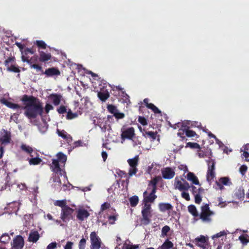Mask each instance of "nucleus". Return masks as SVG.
<instances>
[{
    "label": "nucleus",
    "mask_w": 249,
    "mask_h": 249,
    "mask_svg": "<svg viewBox=\"0 0 249 249\" xmlns=\"http://www.w3.org/2000/svg\"><path fill=\"white\" fill-rule=\"evenodd\" d=\"M178 168L180 170L183 171L184 173L188 172V168L186 165L183 164H180L178 166Z\"/></svg>",
    "instance_id": "obj_55"
},
{
    "label": "nucleus",
    "mask_w": 249,
    "mask_h": 249,
    "mask_svg": "<svg viewBox=\"0 0 249 249\" xmlns=\"http://www.w3.org/2000/svg\"><path fill=\"white\" fill-rule=\"evenodd\" d=\"M57 134L59 136L62 137V138L66 139L68 141V142H71L72 141L71 137V136L67 134V133L64 130H57Z\"/></svg>",
    "instance_id": "obj_26"
},
{
    "label": "nucleus",
    "mask_w": 249,
    "mask_h": 249,
    "mask_svg": "<svg viewBox=\"0 0 249 249\" xmlns=\"http://www.w3.org/2000/svg\"><path fill=\"white\" fill-rule=\"evenodd\" d=\"M14 58L13 57H9L4 62L5 65L6 66L10 65L11 64H13Z\"/></svg>",
    "instance_id": "obj_52"
},
{
    "label": "nucleus",
    "mask_w": 249,
    "mask_h": 249,
    "mask_svg": "<svg viewBox=\"0 0 249 249\" xmlns=\"http://www.w3.org/2000/svg\"><path fill=\"white\" fill-rule=\"evenodd\" d=\"M109 206H110L109 203H108L107 202H105V203H104V204H103L102 205V206H101V210L102 211L106 210L107 208H108L109 207Z\"/></svg>",
    "instance_id": "obj_64"
},
{
    "label": "nucleus",
    "mask_w": 249,
    "mask_h": 249,
    "mask_svg": "<svg viewBox=\"0 0 249 249\" xmlns=\"http://www.w3.org/2000/svg\"><path fill=\"white\" fill-rule=\"evenodd\" d=\"M208 239L209 238L207 236L201 235L196 238L193 242L196 246L203 249H209Z\"/></svg>",
    "instance_id": "obj_6"
},
{
    "label": "nucleus",
    "mask_w": 249,
    "mask_h": 249,
    "mask_svg": "<svg viewBox=\"0 0 249 249\" xmlns=\"http://www.w3.org/2000/svg\"><path fill=\"white\" fill-rule=\"evenodd\" d=\"M41 160L38 158H34L30 159L29 162L30 165H37L39 164Z\"/></svg>",
    "instance_id": "obj_43"
},
{
    "label": "nucleus",
    "mask_w": 249,
    "mask_h": 249,
    "mask_svg": "<svg viewBox=\"0 0 249 249\" xmlns=\"http://www.w3.org/2000/svg\"><path fill=\"white\" fill-rule=\"evenodd\" d=\"M98 96L101 100L105 101L109 97V93L107 90H103L98 93Z\"/></svg>",
    "instance_id": "obj_28"
},
{
    "label": "nucleus",
    "mask_w": 249,
    "mask_h": 249,
    "mask_svg": "<svg viewBox=\"0 0 249 249\" xmlns=\"http://www.w3.org/2000/svg\"><path fill=\"white\" fill-rule=\"evenodd\" d=\"M76 213L77 218L80 221H84L89 216L88 211L83 208L78 209Z\"/></svg>",
    "instance_id": "obj_16"
},
{
    "label": "nucleus",
    "mask_w": 249,
    "mask_h": 249,
    "mask_svg": "<svg viewBox=\"0 0 249 249\" xmlns=\"http://www.w3.org/2000/svg\"><path fill=\"white\" fill-rule=\"evenodd\" d=\"M160 210L161 212H165L172 209V206L169 203H160L159 204Z\"/></svg>",
    "instance_id": "obj_24"
},
{
    "label": "nucleus",
    "mask_w": 249,
    "mask_h": 249,
    "mask_svg": "<svg viewBox=\"0 0 249 249\" xmlns=\"http://www.w3.org/2000/svg\"><path fill=\"white\" fill-rule=\"evenodd\" d=\"M187 179L193 184L200 185L199 180L196 176L192 172H188L186 176Z\"/></svg>",
    "instance_id": "obj_19"
},
{
    "label": "nucleus",
    "mask_w": 249,
    "mask_h": 249,
    "mask_svg": "<svg viewBox=\"0 0 249 249\" xmlns=\"http://www.w3.org/2000/svg\"><path fill=\"white\" fill-rule=\"evenodd\" d=\"M227 234H228V231H220L218 233H217L216 234L213 235L212 236V238L214 241H215L216 240V239L219 238H221V240H223V238H226ZM214 242H215V241H214Z\"/></svg>",
    "instance_id": "obj_27"
},
{
    "label": "nucleus",
    "mask_w": 249,
    "mask_h": 249,
    "mask_svg": "<svg viewBox=\"0 0 249 249\" xmlns=\"http://www.w3.org/2000/svg\"><path fill=\"white\" fill-rule=\"evenodd\" d=\"M56 247L57 243L55 242H52L48 245L46 249H55V248H56Z\"/></svg>",
    "instance_id": "obj_56"
},
{
    "label": "nucleus",
    "mask_w": 249,
    "mask_h": 249,
    "mask_svg": "<svg viewBox=\"0 0 249 249\" xmlns=\"http://www.w3.org/2000/svg\"><path fill=\"white\" fill-rule=\"evenodd\" d=\"M118 214L117 213H114L112 215H110L108 218L109 224L111 225L114 224L115 221L118 219Z\"/></svg>",
    "instance_id": "obj_42"
},
{
    "label": "nucleus",
    "mask_w": 249,
    "mask_h": 249,
    "mask_svg": "<svg viewBox=\"0 0 249 249\" xmlns=\"http://www.w3.org/2000/svg\"><path fill=\"white\" fill-rule=\"evenodd\" d=\"M7 68V71L11 72H19L20 70L18 67L16 66L15 65L11 64L10 65H8L6 66Z\"/></svg>",
    "instance_id": "obj_34"
},
{
    "label": "nucleus",
    "mask_w": 249,
    "mask_h": 249,
    "mask_svg": "<svg viewBox=\"0 0 249 249\" xmlns=\"http://www.w3.org/2000/svg\"><path fill=\"white\" fill-rule=\"evenodd\" d=\"M161 173L163 178L165 179H171L175 175L174 169L170 167L162 169Z\"/></svg>",
    "instance_id": "obj_15"
},
{
    "label": "nucleus",
    "mask_w": 249,
    "mask_h": 249,
    "mask_svg": "<svg viewBox=\"0 0 249 249\" xmlns=\"http://www.w3.org/2000/svg\"><path fill=\"white\" fill-rule=\"evenodd\" d=\"M196 135L195 132L186 128L185 136L188 137H192Z\"/></svg>",
    "instance_id": "obj_48"
},
{
    "label": "nucleus",
    "mask_w": 249,
    "mask_h": 249,
    "mask_svg": "<svg viewBox=\"0 0 249 249\" xmlns=\"http://www.w3.org/2000/svg\"><path fill=\"white\" fill-rule=\"evenodd\" d=\"M86 240L84 238H82L79 243V249H85L86 246Z\"/></svg>",
    "instance_id": "obj_51"
},
{
    "label": "nucleus",
    "mask_w": 249,
    "mask_h": 249,
    "mask_svg": "<svg viewBox=\"0 0 249 249\" xmlns=\"http://www.w3.org/2000/svg\"><path fill=\"white\" fill-rule=\"evenodd\" d=\"M189 212L194 216L198 215V213L196 207L194 205H190L188 207Z\"/></svg>",
    "instance_id": "obj_38"
},
{
    "label": "nucleus",
    "mask_w": 249,
    "mask_h": 249,
    "mask_svg": "<svg viewBox=\"0 0 249 249\" xmlns=\"http://www.w3.org/2000/svg\"><path fill=\"white\" fill-rule=\"evenodd\" d=\"M152 211L151 204L149 203L143 202V205L142 209V218L141 221V224L147 225L150 223V218L152 216Z\"/></svg>",
    "instance_id": "obj_3"
},
{
    "label": "nucleus",
    "mask_w": 249,
    "mask_h": 249,
    "mask_svg": "<svg viewBox=\"0 0 249 249\" xmlns=\"http://www.w3.org/2000/svg\"><path fill=\"white\" fill-rule=\"evenodd\" d=\"M48 98L54 105L58 106L62 100V96L60 94H52L48 96Z\"/></svg>",
    "instance_id": "obj_18"
},
{
    "label": "nucleus",
    "mask_w": 249,
    "mask_h": 249,
    "mask_svg": "<svg viewBox=\"0 0 249 249\" xmlns=\"http://www.w3.org/2000/svg\"><path fill=\"white\" fill-rule=\"evenodd\" d=\"M185 130L186 128L185 127L184 129L181 128L179 129L178 132V135L182 138H184L185 136Z\"/></svg>",
    "instance_id": "obj_49"
},
{
    "label": "nucleus",
    "mask_w": 249,
    "mask_h": 249,
    "mask_svg": "<svg viewBox=\"0 0 249 249\" xmlns=\"http://www.w3.org/2000/svg\"><path fill=\"white\" fill-rule=\"evenodd\" d=\"M138 160L139 158L137 156L132 159H129L127 160V162L130 166L128 172L130 176H132L133 175H135L137 173L138 171L137 166L138 165Z\"/></svg>",
    "instance_id": "obj_7"
},
{
    "label": "nucleus",
    "mask_w": 249,
    "mask_h": 249,
    "mask_svg": "<svg viewBox=\"0 0 249 249\" xmlns=\"http://www.w3.org/2000/svg\"><path fill=\"white\" fill-rule=\"evenodd\" d=\"M24 109V114L29 119L35 118L38 115H41L43 112L40 102L34 98H30L27 101Z\"/></svg>",
    "instance_id": "obj_2"
},
{
    "label": "nucleus",
    "mask_w": 249,
    "mask_h": 249,
    "mask_svg": "<svg viewBox=\"0 0 249 249\" xmlns=\"http://www.w3.org/2000/svg\"><path fill=\"white\" fill-rule=\"evenodd\" d=\"M143 136H147L150 138L152 139V141H154L157 139L158 141H160V138L159 137L157 136V133L155 132H152V131H146L145 132V134H143Z\"/></svg>",
    "instance_id": "obj_31"
},
{
    "label": "nucleus",
    "mask_w": 249,
    "mask_h": 249,
    "mask_svg": "<svg viewBox=\"0 0 249 249\" xmlns=\"http://www.w3.org/2000/svg\"><path fill=\"white\" fill-rule=\"evenodd\" d=\"M170 231V228L168 226H164L161 229V235L162 237L167 235V233Z\"/></svg>",
    "instance_id": "obj_45"
},
{
    "label": "nucleus",
    "mask_w": 249,
    "mask_h": 249,
    "mask_svg": "<svg viewBox=\"0 0 249 249\" xmlns=\"http://www.w3.org/2000/svg\"><path fill=\"white\" fill-rule=\"evenodd\" d=\"M53 107L52 105L47 104L45 106V111L48 113L50 110L53 109Z\"/></svg>",
    "instance_id": "obj_62"
},
{
    "label": "nucleus",
    "mask_w": 249,
    "mask_h": 249,
    "mask_svg": "<svg viewBox=\"0 0 249 249\" xmlns=\"http://www.w3.org/2000/svg\"><path fill=\"white\" fill-rule=\"evenodd\" d=\"M78 116V114L76 113H72L71 110H69L67 115V118L69 120H71L76 118Z\"/></svg>",
    "instance_id": "obj_46"
},
{
    "label": "nucleus",
    "mask_w": 249,
    "mask_h": 249,
    "mask_svg": "<svg viewBox=\"0 0 249 249\" xmlns=\"http://www.w3.org/2000/svg\"><path fill=\"white\" fill-rule=\"evenodd\" d=\"M139 201V198L136 196L131 197L129 199V202L132 207H135Z\"/></svg>",
    "instance_id": "obj_40"
},
{
    "label": "nucleus",
    "mask_w": 249,
    "mask_h": 249,
    "mask_svg": "<svg viewBox=\"0 0 249 249\" xmlns=\"http://www.w3.org/2000/svg\"><path fill=\"white\" fill-rule=\"evenodd\" d=\"M231 246L230 244H225L224 246L220 245L218 246L216 249H230Z\"/></svg>",
    "instance_id": "obj_61"
},
{
    "label": "nucleus",
    "mask_w": 249,
    "mask_h": 249,
    "mask_svg": "<svg viewBox=\"0 0 249 249\" xmlns=\"http://www.w3.org/2000/svg\"><path fill=\"white\" fill-rule=\"evenodd\" d=\"M245 196L244 190L242 187H239L235 190L234 196L237 199H241L244 198Z\"/></svg>",
    "instance_id": "obj_25"
},
{
    "label": "nucleus",
    "mask_w": 249,
    "mask_h": 249,
    "mask_svg": "<svg viewBox=\"0 0 249 249\" xmlns=\"http://www.w3.org/2000/svg\"><path fill=\"white\" fill-rule=\"evenodd\" d=\"M121 143H123L125 139L132 140L135 136V130L133 127H129L126 129H121Z\"/></svg>",
    "instance_id": "obj_8"
},
{
    "label": "nucleus",
    "mask_w": 249,
    "mask_h": 249,
    "mask_svg": "<svg viewBox=\"0 0 249 249\" xmlns=\"http://www.w3.org/2000/svg\"><path fill=\"white\" fill-rule=\"evenodd\" d=\"M173 247V243L168 240H166L163 244L161 246H159L157 249H170L172 248Z\"/></svg>",
    "instance_id": "obj_30"
},
{
    "label": "nucleus",
    "mask_w": 249,
    "mask_h": 249,
    "mask_svg": "<svg viewBox=\"0 0 249 249\" xmlns=\"http://www.w3.org/2000/svg\"><path fill=\"white\" fill-rule=\"evenodd\" d=\"M208 135L209 137H212V138H214L215 139V141H216V142L219 145V146L220 147L221 146L222 144V143L221 142H220L218 139H217L216 137L213 135V134L212 133H211V132H209L208 133Z\"/></svg>",
    "instance_id": "obj_54"
},
{
    "label": "nucleus",
    "mask_w": 249,
    "mask_h": 249,
    "mask_svg": "<svg viewBox=\"0 0 249 249\" xmlns=\"http://www.w3.org/2000/svg\"><path fill=\"white\" fill-rule=\"evenodd\" d=\"M174 185L176 189L180 191H187L190 188L189 184L181 177L175 178Z\"/></svg>",
    "instance_id": "obj_5"
},
{
    "label": "nucleus",
    "mask_w": 249,
    "mask_h": 249,
    "mask_svg": "<svg viewBox=\"0 0 249 249\" xmlns=\"http://www.w3.org/2000/svg\"><path fill=\"white\" fill-rule=\"evenodd\" d=\"M73 212V210L68 206L65 207L62 209L61 213V218L64 222H66L70 219V216Z\"/></svg>",
    "instance_id": "obj_13"
},
{
    "label": "nucleus",
    "mask_w": 249,
    "mask_h": 249,
    "mask_svg": "<svg viewBox=\"0 0 249 249\" xmlns=\"http://www.w3.org/2000/svg\"><path fill=\"white\" fill-rule=\"evenodd\" d=\"M218 181L224 186H230L232 185V182L228 177L220 178Z\"/></svg>",
    "instance_id": "obj_29"
},
{
    "label": "nucleus",
    "mask_w": 249,
    "mask_h": 249,
    "mask_svg": "<svg viewBox=\"0 0 249 249\" xmlns=\"http://www.w3.org/2000/svg\"><path fill=\"white\" fill-rule=\"evenodd\" d=\"M138 245H133L129 241H126L123 245V249H137Z\"/></svg>",
    "instance_id": "obj_32"
},
{
    "label": "nucleus",
    "mask_w": 249,
    "mask_h": 249,
    "mask_svg": "<svg viewBox=\"0 0 249 249\" xmlns=\"http://www.w3.org/2000/svg\"><path fill=\"white\" fill-rule=\"evenodd\" d=\"M11 133L10 132L2 129L0 131V143L5 145L10 142Z\"/></svg>",
    "instance_id": "obj_10"
},
{
    "label": "nucleus",
    "mask_w": 249,
    "mask_h": 249,
    "mask_svg": "<svg viewBox=\"0 0 249 249\" xmlns=\"http://www.w3.org/2000/svg\"><path fill=\"white\" fill-rule=\"evenodd\" d=\"M158 180H159V179L157 178H153V179H152L150 181V183L148 185V188L147 189L148 190H153V189L156 190V186L158 181Z\"/></svg>",
    "instance_id": "obj_33"
},
{
    "label": "nucleus",
    "mask_w": 249,
    "mask_h": 249,
    "mask_svg": "<svg viewBox=\"0 0 249 249\" xmlns=\"http://www.w3.org/2000/svg\"><path fill=\"white\" fill-rule=\"evenodd\" d=\"M54 205L56 206H59L62 208V209L63 208H64L65 207H66V200L63 199L61 200H56L54 202Z\"/></svg>",
    "instance_id": "obj_41"
},
{
    "label": "nucleus",
    "mask_w": 249,
    "mask_h": 249,
    "mask_svg": "<svg viewBox=\"0 0 249 249\" xmlns=\"http://www.w3.org/2000/svg\"><path fill=\"white\" fill-rule=\"evenodd\" d=\"M10 240V237L7 233H3L0 236V241L3 243H7Z\"/></svg>",
    "instance_id": "obj_39"
},
{
    "label": "nucleus",
    "mask_w": 249,
    "mask_h": 249,
    "mask_svg": "<svg viewBox=\"0 0 249 249\" xmlns=\"http://www.w3.org/2000/svg\"><path fill=\"white\" fill-rule=\"evenodd\" d=\"M156 192L155 189H153L149 190H147L143 193V202L148 203L149 202H153L156 198V196L155 195Z\"/></svg>",
    "instance_id": "obj_11"
},
{
    "label": "nucleus",
    "mask_w": 249,
    "mask_h": 249,
    "mask_svg": "<svg viewBox=\"0 0 249 249\" xmlns=\"http://www.w3.org/2000/svg\"><path fill=\"white\" fill-rule=\"evenodd\" d=\"M102 121H100L98 123V126L100 127L102 131L104 132L106 130H107L109 128V126L108 125H107L105 122L104 120H102Z\"/></svg>",
    "instance_id": "obj_36"
},
{
    "label": "nucleus",
    "mask_w": 249,
    "mask_h": 249,
    "mask_svg": "<svg viewBox=\"0 0 249 249\" xmlns=\"http://www.w3.org/2000/svg\"><path fill=\"white\" fill-rule=\"evenodd\" d=\"M39 60L41 62H45L50 60L51 58V55L49 53H45L43 51H39Z\"/></svg>",
    "instance_id": "obj_21"
},
{
    "label": "nucleus",
    "mask_w": 249,
    "mask_h": 249,
    "mask_svg": "<svg viewBox=\"0 0 249 249\" xmlns=\"http://www.w3.org/2000/svg\"><path fill=\"white\" fill-rule=\"evenodd\" d=\"M190 147L192 148L199 149L200 146L197 143L188 142L186 147Z\"/></svg>",
    "instance_id": "obj_50"
},
{
    "label": "nucleus",
    "mask_w": 249,
    "mask_h": 249,
    "mask_svg": "<svg viewBox=\"0 0 249 249\" xmlns=\"http://www.w3.org/2000/svg\"><path fill=\"white\" fill-rule=\"evenodd\" d=\"M239 239L243 245H246L249 242V236L247 234H242L239 237Z\"/></svg>",
    "instance_id": "obj_37"
},
{
    "label": "nucleus",
    "mask_w": 249,
    "mask_h": 249,
    "mask_svg": "<svg viewBox=\"0 0 249 249\" xmlns=\"http://www.w3.org/2000/svg\"><path fill=\"white\" fill-rule=\"evenodd\" d=\"M56 157L57 159L53 160L51 167L55 173L53 177V186L56 189H59L62 184V181L63 182L64 186H65V183L67 181L66 172L61 168V167L65 165L67 158L66 155L62 152L58 153Z\"/></svg>",
    "instance_id": "obj_1"
},
{
    "label": "nucleus",
    "mask_w": 249,
    "mask_h": 249,
    "mask_svg": "<svg viewBox=\"0 0 249 249\" xmlns=\"http://www.w3.org/2000/svg\"><path fill=\"white\" fill-rule=\"evenodd\" d=\"M214 213L210 210L209 205L206 204L201 207V212L200 217L203 222L209 223L211 222V217L213 215Z\"/></svg>",
    "instance_id": "obj_4"
},
{
    "label": "nucleus",
    "mask_w": 249,
    "mask_h": 249,
    "mask_svg": "<svg viewBox=\"0 0 249 249\" xmlns=\"http://www.w3.org/2000/svg\"><path fill=\"white\" fill-rule=\"evenodd\" d=\"M181 196L185 199L186 200L189 201L190 200V196L188 193L186 191H181Z\"/></svg>",
    "instance_id": "obj_53"
},
{
    "label": "nucleus",
    "mask_w": 249,
    "mask_h": 249,
    "mask_svg": "<svg viewBox=\"0 0 249 249\" xmlns=\"http://www.w3.org/2000/svg\"><path fill=\"white\" fill-rule=\"evenodd\" d=\"M39 238V234L37 231L31 232L29 236V241L33 243L36 242Z\"/></svg>",
    "instance_id": "obj_23"
},
{
    "label": "nucleus",
    "mask_w": 249,
    "mask_h": 249,
    "mask_svg": "<svg viewBox=\"0 0 249 249\" xmlns=\"http://www.w3.org/2000/svg\"><path fill=\"white\" fill-rule=\"evenodd\" d=\"M138 121L140 124H141L143 125H145L147 124V121L144 117H139L138 119Z\"/></svg>",
    "instance_id": "obj_58"
},
{
    "label": "nucleus",
    "mask_w": 249,
    "mask_h": 249,
    "mask_svg": "<svg viewBox=\"0 0 249 249\" xmlns=\"http://www.w3.org/2000/svg\"><path fill=\"white\" fill-rule=\"evenodd\" d=\"M195 202L196 203L199 204L201 202V197L199 195H198V194L195 195Z\"/></svg>",
    "instance_id": "obj_60"
},
{
    "label": "nucleus",
    "mask_w": 249,
    "mask_h": 249,
    "mask_svg": "<svg viewBox=\"0 0 249 249\" xmlns=\"http://www.w3.org/2000/svg\"><path fill=\"white\" fill-rule=\"evenodd\" d=\"M44 73L49 76L53 75H57L60 74V71L54 68H49L47 69Z\"/></svg>",
    "instance_id": "obj_22"
},
{
    "label": "nucleus",
    "mask_w": 249,
    "mask_h": 249,
    "mask_svg": "<svg viewBox=\"0 0 249 249\" xmlns=\"http://www.w3.org/2000/svg\"><path fill=\"white\" fill-rule=\"evenodd\" d=\"M215 177V174L214 172V163L213 162L211 166L210 165H209L206 175L207 181L210 185L213 181Z\"/></svg>",
    "instance_id": "obj_12"
},
{
    "label": "nucleus",
    "mask_w": 249,
    "mask_h": 249,
    "mask_svg": "<svg viewBox=\"0 0 249 249\" xmlns=\"http://www.w3.org/2000/svg\"><path fill=\"white\" fill-rule=\"evenodd\" d=\"M247 169H248V168L246 166L242 165L240 167L239 171H240V173L242 175H244L245 174V173L246 172V171H247Z\"/></svg>",
    "instance_id": "obj_57"
},
{
    "label": "nucleus",
    "mask_w": 249,
    "mask_h": 249,
    "mask_svg": "<svg viewBox=\"0 0 249 249\" xmlns=\"http://www.w3.org/2000/svg\"><path fill=\"white\" fill-rule=\"evenodd\" d=\"M148 108L152 109L155 113H160V111L153 104H148Z\"/></svg>",
    "instance_id": "obj_47"
},
{
    "label": "nucleus",
    "mask_w": 249,
    "mask_h": 249,
    "mask_svg": "<svg viewBox=\"0 0 249 249\" xmlns=\"http://www.w3.org/2000/svg\"><path fill=\"white\" fill-rule=\"evenodd\" d=\"M58 112L59 113H64L67 111V109L64 106H61L58 109Z\"/></svg>",
    "instance_id": "obj_63"
},
{
    "label": "nucleus",
    "mask_w": 249,
    "mask_h": 249,
    "mask_svg": "<svg viewBox=\"0 0 249 249\" xmlns=\"http://www.w3.org/2000/svg\"><path fill=\"white\" fill-rule=\"evenodd\" d=\"M73 243L72 242H68L64 247V249H72Z\"/></svg>",
    "instance_id": "obj_59"
},
{
    "label": "nucleus",
    "mask_w": 249,
    "mask_h": 249,
    "mask_svg": "<svg viewBox=\"0 0 249 249\" xmlns=\"http://www.w3.org/2000/svg\"><path fill=\"white\" fill-rule=\"evenodd\" d=\"M36 44L38 47L41 49H45L47 45L45 42L43 40H36Z\"/></svg>",
    "instance_id": "obj_44"
},
{
    "label": "nucleus",
    "mask_w": 249,
    "mask_h": 249,
    "mask_svg": "<svg viewBox=\"0 0 249 249\" xmlns=\"http://www.w3.org/2000/svg\"><path fill=\"white\" fill-rule=\"evenodd\" d=\"M107 108L108 111L113 114L118 119H122L124 117V114L123 113L120 112L116 107L113 105H108Z\"/></svg>",
    "instance_id": "obj_17"
},
{
    "label": "nucleus",
    "mask_w": 249,
    "mask_h": 249,
    "mask_svg": "<svg viewBox=\"0 0 249 249\" xmlns=\"http://www.w3.org/2000/svg\"><path fill=\"white\" fill-rule=\"evenodd\" d=\"M21 148L23 151H25L27 153L30 154L31 156H33V155H31V153L33 152V149L30 146L23 144L21 146Z\"/></svg>",
    "instance_id": "obj_35"
},
{
    "label": "nucleus",
    "mask_w": 249,
    "mask_h": 249,
    "mask_svg": "<svg viewBox=\"0 0 249 249\" xmlns=\"http://www.w3.org/2000/svg\"><path fill=\"white\" fill-rule=\"evenodd\" d=\"M91 241V249H100L101 246V241L96 233L92 232L90 234Z\"/></svg>",
    "instance_id": "obj_9"
},
{
    "label": "nucleus",
    "mask_w": 249,
    "mask_h": 249,
    "mask_svg": "<svg viewBox=\"0 0 249 249\" xmlns=\"http://www.w3.org/2000/svg\"><path fill=\"white\" fill-rule=\"evenodd\" d=\"M12 246L13 249H22L24 246L23 238L20 235L17 236L14 239Z\"/></svg>",
    "instance_id": "obj_14"
},
{
    "label": "nucleus",
    "mask_w": 249,
    "mask_h": 249,
    "mask_svg": "<svg viewBox=\"0 0 249 249\" xmlns=\"http://www.w3.org/2000/svg\"><path fill=\"white\" fill-rule=\"evenodd\" d=\"M0 102L10 108L17 109L19 107L18 105L14 104L5 98H1Z\"/></svg>",
    "instance_id": "obj_20"
}]
</instances>
